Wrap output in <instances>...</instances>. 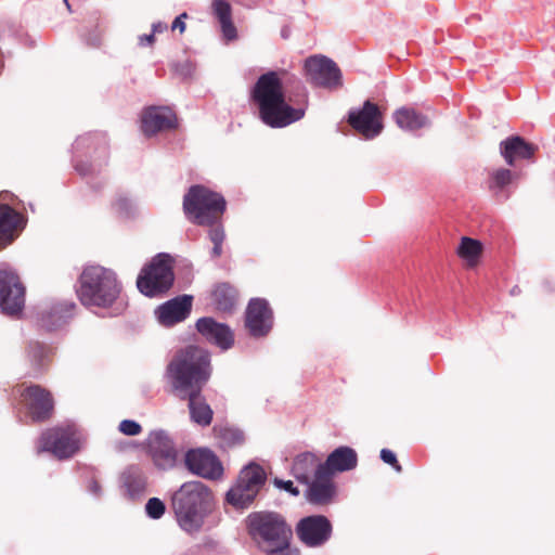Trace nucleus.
Returning a JSON list of instances; mask_svg holds the SVG:
<instances>
[{
  "mask_svg": "<svg viewBox=\"0 0 555 555\" xmlns=\"http://www.w3.org/2000/svg\"><path fill=\"white\" fill-rule=\"evenodd\" d=\"M286 70H269L258 77L250 90V101L259 119L271 128H284L305 115V109L292 106L285 96Z\"/></svg>",
  "mask_w": 555,
  "mask_h": 555,
  "instance_id": "1",
  "label": "nucleus"
},
{
  "mask_svg": "<svg viewBox=\"0 0 555 555\" xmlns=\"http://www.w3.org/2000/svg\"><path fill=\"white\" fill-rule=\"evenodd\" d=\"M210 376L209 353L196 346L178 351L166 367V377L178 398L203 391Z\"/></svg>",
  "mask_w": 555,
  "mask_h": 555,
  "instance_id": "2",
  "label": "nucleus"
},
{
  "mask_svg": "<svg viewBox=\"0 0 555 555\" xmlns=\"http://www.w3.org/2000/svg\"><path fill=\"white\" fill-rule=\"evenodd\" d=\"M212 501L209 488L201 481L184 482L172 496V509L179 526L186 532H197Z\"/></svg>",
  "mask_w": 555,
  "mask_h": 555,
  "instance_id": "3",
  "label": "nucleus"
},
{
  "mask_svg": "<svg viewBox=\"0 0 555 555\" xmlns=\"http://www.w3.org/2000/svg\"><path fill=\"white\" fill-rule=\"evenodd\" d=\"M249 535L269 555H284L293 537L285 518L275 512H254L246 519Z\"/></svg>",
  "mask_w": 555,
  "mask_h": 555,
  "instance_id": "4",
  "label": "nucleus"
},
{
  "mask_svg": "<svg viewBox=\"0 0 555 555\" xmlns=\"http://www.w3.org/2000/svg\"><path fill=\"white\" fill-rule=\"evenodd\" d=\"M79 282L77 294L80 302L86 307L108 308L121 292V285L115 272L101 266L87 267Z\"/></svg>",
  "mask_w": 555,
  "mask_h": 555,
  "instance_id": "5",
  "label": "nucleus"
},
{
  "mask_svg": "<svg viewBox=\"0 0 555 555\" xmlns=\"http://www.w3.org/2000/svg\"><path fill=\"white\" fill-rule=\"evenodd\" d=\"M182 207L190 222L201 227H212L220 222L227 202L220 193L196 184L184 194Z\"/></svg>",
  "mask_w": 555,
  "mask_h": 555,
  "instance_id": "6",
  "label": "nucleus"
},
{
  "mask_svg": "<svg viewBox=\"0 0 555 555\" xmlns=\"http://www.w3.org/2000/svg\"><path fill=\"white\" fill-rule=\"evenodd\" d=\"M175 260L169 254L160 253L154 256L140 271L137 287L146 297L165 295L173 285Z\"/></svg>",
  "mask_w": 555,
  "mask_h": 555,
  "instance_id": "7",
  "label": "nucleus"
},
{
  "mask_svg": "<svg viewBox=\"0 0 555 555\" xmlns=\"http://www.w3.org/2000/svg\"><path fill=\"white\" fill-rule=\"evenodd\" d=\"M81 447V434L74 424H62L43 430L37 441V453L49 452L57 460L73 457Z\"/></svg>",
  "mask_w": 555,
  "mask_h": 555,
  "instance_id": "8",
  "label": "nucleus"
},
{
  "mask_svg": "<svg viewBox=\"0 0 555 555\" xmlns=\"http://www.w3.org/2000/svg\"><path fill=\"white\" fill-rule=\"evenodd\" d=\"M266 480V472L260 465L248 464L240 472L236 483L227 492V502L237 509L247 508L256 499Z\"/></svg>",
  "mask_w": 555,
  "mask_h": 555,
  "instance_id": "9",
  "label": "nucleus"
},
{
  "mask_svg": "<svg viewBox=\"0 0 555 555\" xmlns=\"http://www.w3.org/2000/svg\"><path fill=\"white\" fill-rule=\"evenodd\" d=\"M20 404L33 423H46L54 414V398L50 390L40 385H29L20 390Z\"/></svg>",
  "mask_w": 555,
  "mask_h": 555,
  "instance_id": "10",
  "label": "nucleus"
},
{
  "mask_svg": "<svg viewBox=\"0 0 555 555\" xmlns=\"http://www.w3.org/2000/svg\"><path fill=\"white\" fill-rule=\"evenodd\" d=\"M347 122L366 140L376 138L384 129L379 106L371 100L364 101L360 108H351L348 112Z\"/></svg>",
  "mask_w": 555,
  "mask_h": 555,
  "instance_id": "11",
  "label": "nucleus"
},
{
  "mask_svg": "<svg viewBox=\"0 0 555 555\" xmlns=\"http://www.w3.org/2000/svg\"><path fill=\"white\" fill-rule=\"evenodd\" d=\"M143 446L147 455L157 468L170 469L175 467L178 459V451L173 441L165 430H152L147 435Z\"/></svg>",
  "mask_w": 555,
  "mask_h": 555,
  "instance_id": "12",
  "label": "nucleus"
},
{
  "mask_svg": "<svg viewBox=\"0 0 555 555\" xmlns=\"http://www.w3.org/2000/svg\"><path fill=\"white\" fill-rule=\"evenodd\" d=\"M25 305V287L18 275L0 270V309L8 315H17Z\"/></svg>",
  "mask_w": 555,
  "mask_h": 555,
  "instance_id": "13",
  "label": "nucleus"
},
{
  "mask_svg": "<svg viewBox=\"0 0 555 555\" xmlns=\"http://www.w3.org/2000/svg\"><path fill=\"white\" fill-rule=\"evenodd\" d=\"M186 468L205 479L217 480L223 475V466L218 456L207 448L191 449L185 453Z\"/></svg>",
  "mask_w": 555,
  "mask_h": 555,
  "instance_id": "14",
  "label": "nucleus"
},
{
  "mask_svg": "<svg viewBox=\"0 0 555 555\" xmlns=\"http://www.w3.org/2000/svg\"><path fill=\"white\" fill-rule=\"evenodd\" d=\"M245 326L250 336L259 338L267 336L273 326V311L267 300L254 298L245 312Z\"/></svg>",
  "mask_w": 555,
  "mask_h": 555,
  "instance_id": "15",
  "label": "nucleus"
},
{
  "mask_svg": "<svg viewBox=\"0 0 555 555\" xmlns=\"http://www.w3.org/2000/svg\"><path fill=\"white\" fill-rule=\"evenodd\" d=\"M344 87V75L338 64L324 54H314V88L336 92Z\"/></svg>",
  "mask_w": 555,
  "mask_h": 555,
  "instance_id": "16",
  "label": "nucleus"
},
{
  "mask_svg": "<svg viewBox=\"0 0 555 555\" xmlns=\"http://www.w3.org/2000/svg\"><path fill=\"white\" fill-rule=\"evenodd\" d=\"M178 118L175 112L167 106H152L146 108L141 117V130L146 137L158 132L176 129Z\"/></svg>",
  "mask_w": 555,
  "mask_h": 555,
  "instance_id": "17",
  "label": "nucleus"
},
{
  "mask_svg": "<svg viewBox=\"0 0 555 555\" xmlns=\"http://www.w3.org/2000/svg\"><path fill=\"white\" fill-rule=\"evenodd\" d=\"M198 333L209 343L217 345L222 349H229L234 343V336L231 328L215 319L205 317L196 322Z\"/></svg>",
  "mask_w": 555,
  "mask_h": 555,
  "instance_id": "18",
  "label": "nucleus"
},
{
  "mask_svg": "<svg viewBox=\"0 0 555 555\" xmlns=\"http://www.w3.org/2000/svg\"><path fill=\"white\" fill-rule=\"evenodd\" d=\"M192 308V297L178 296L163 304L157 309L158 321L165 326H171L188 318Z\"/></svg>",
  "mask_w": 555,
  "mask_h": 555,
  "instance_id": "19",
  "label": "nucleus"
},
{
  "mask_svg": "<svg viewBox=\"0 0 555 555\" xmlns=\"http://www.w3.org/2000/svg\"><path fill=\"white\" fill-rule=\"evenodd\" d=\"M537 150V145L520 135H511L500 143V153L508 166H514L517 159L532 158Z\"/></svg>",
  "mask_w": 555,
  "mask_h": 555,
  "instance_id": "20",
  "label": "nucleus"
},
{
  "mask_svg": "<svg viewBox=\"0 0 555 555\" xmlns=\"http://www.w3.org/2000/svg\"><path fill=\"white\" fill-rule=\"evenodd\" d=\"M518 178L517 172L507 168L494 169L488 176V189L496 199L505 201L511 196L512 189L515 188Z\"/></svg>",
  "mask_w": 555,
  "mask_h": 555,
  "instance_id": "21",
  "label": "nucleus"
},
{
  "mask_svg": "<svg viewBox=\"0 0 555 555\" xmlns=\"http://www.w3.org/2000/svg\"><path fill=\"white\" fill-rule=\"evenodd\" d=\"M358 465L357 452L350 447H338L331 452L324 463L318 464L333 476L336 473L352 470Z\"/></svg>",
  "mask_w": 555,
  "mask_h": 555,
  "instance_id": "22",
  "label": "nucleus"
},
{
  "mask_svg": "<svg viewBox=\"0 0 555 555\" xmlns=\"http://www.w3.org/2000/svg\"><path fill=\"white\" fill-rule=\"evenodd\" d=\"M337 495L334 476L317 465L314 467V505H328Z\"/></svg>",
  "mask_w": 555,
  "mask_h": 555,
  "instance_id": "23",
  "label": "nucleus"
},
{
  "mask_svg": "<svg viewBox=\"0 0 555 555\" xmlns=\"http://www.w3.org/2000/svg\"><path fill=\"white\" fill-rule=\"evenodd\" d=\"M22 216L12 207L0 204V246L11 244L17 236V231L22 224Z\"/></svg>",
  "mask_w": 555,
  "mask_h": 555,
  "instance_id": "24",
  "label": "nucleus"
},
{
  "mask_svg": "<svg viewBox=\"0 0 555 555\" xmlns=\"http://www.w3.org/2000/svg\"><path fill=\"white\" fill-rule=\"evenodd\" d=\"M211 13L217 18L222 38L227 41L237 39V29L232 20V7L227 0H211Z\"/></svg>",
  "mask_w": 555,
  "mask_h": 555,
  "instance_id": "25",
  "label": "nucleus"
},
{
  "mask_svg": "<svg viewBox=\"0 0 555 555\" xmlns=\"http://www.w3.org/2000/svg\"><path fill=\"white\" fill-rule=\"evenodd\" d=\"M181 400L188 401V408L190 411L191 420L201 425V426H209L212 422L214 412L210 405L206 402L205 397L202 395V391L186 395L185 397H181Z\"/></svg>",
  "mask_w": 555,
  "mask_h": 555,
  "instance_id": "26",
  "label": "nucleus"
},
{
  "mask_svg": "<svg viewBox=\"0 0 555 555\" xmlns=\"http://www.w3.org/2000/svg\"><path fill=\"white\" fill-rule=\"evenodd\" d=\"M392 118L397 126L405 131H416L430 125L426 115L406 106L396 109Z\"/></svg>",
  "mask_w": 555,
  "mask_h": 555,
  "instance_id": "27",
  "label": "nucleus"
},
{
  "mask_svg": "<svg viewBox=\"0 0 555 555\" xmlns=\"http://www.w3.org/2000/svg\"><path fill=\"white\" fill-rule=\"evenodd\" d=\"M74 308V304L67 302L53 306L50 310L41 313V326L48 331H53L64 325L72 317Z\"/></svg>",
  "mask_w": 555,
  "mask_h": 555,
  "instance_id": "28",
  "label": "nucleus"
},
{
  "mask_svg": "<svg viewBox=\"0 0 555 555\" xmlns=\"http://www.w3.org/2000/svg\"><path fill=\"white\" fill-rule=\"evenodd\" d=\"M312 472V453L305 452L296 456L293 464L294 476L305 485V494L312 500V482H310V473Z\"/></svg>",
  "mask_w": 555,
  "mask_h": 555,
  "instance_id": "29",
  "label": "nucleus"
},
{
  "mask_svg": "<svg viewBox=\"0 0 555 555\" xmlns=\"http://www.w3.org/2000/svg\"><path fill=\"white\" fill-rule=\"evenodd\" d=\"M27 356L31 363L33 370L40 374L49 366L52 361V348L38 341L30 343L27 349Z\"/></svg>",
  "mask_w": 555,
  "mask_h": 555,
  "instance_id": "30",
  "label": "nucleus"
},
{
  "mask_svg": "<svg viewBox=\"0 0 555 555\" xmlns=\"http://www.w3.org/2000/svg\"><path fill=\"white\" fill-rule=\"evenodd\" d=\"M210 299L216 309L229 311L236 302V291L230 284L221 283L211 291Z\"/></svg>",
  "mask_w": 555,
  "mask_h": 555,
  "instance_id": "31",
  "label": "nucleus"
},
{
  "mask_svg": "<svg viewBox=\"0 0 555 555\" xmlns=\"http://www.w3.org/2000/svg\"><path fill=\"white\" fill-rule=\"evenodd\" d=\"M122 487L130 499L142 495L146 489V478L137 468H129L122 474Z\"/></svg>",
  "mask_w": 555,
  "mask_h": 555,
  "instance_id": "32",
  "label": "nucleus"
},
{
  "mask_svg": "<svg viewBox=\"0 0 555 555\" xmlns=\"http://www.w3.org/2000/svg\"><path fill=\"white\" fill-rule=\"evenodd\" d=\"M482 251V245L479 241L464 236L457 248L459 256L469 264H475Z\"/></svg>",
  "mask_w": 555,
  "mask_h": 555,
  "instance_id": "33",
  "label": "nucleus"
},
{
  "mask_svg": "<svg viewBox=\"0 0 555 555\" xmlns=\"http://www.w3.org/2000/svg\"><path fill=\"white\" fill-rule=\"evenodd\" d=\"M333 526L324 515H314V547L324 545L332 537Z\"/></svg>",
  "mask_w": 555,
  "mask_h": 555,
  "instance_id": "34",
  "label": "nucleus"
},
{
  "mask_svg": "<svg viewBox=\"0 0 555 555\" xmlns=\"http://www.w3.org/2000/svg\"><path fill=\"white\" fill-rule=\"evenodd\" d=\"M296 534L307 546H312V516H307L297 524Z\"/></svg>",
  "mask_w": 555,
  "mask_h": 555,
  "instance_id": "35",
  "label": "nucleus"
},
{
  "mask_svg": "<svg viewBox=\"0 0 555 555\" xmlns=\"http://www.w3.org/2000/svg\"><path fill=\"white\" fill-rule=\"evenodd\" d=\"M145 511L151 518L158 519L165 514L166 507L163 501L157 498H152L147 501Z\"/></svg>",
  "mask_w": 555,
  "mask_h": 555,
  "instance_id": "36",
  "label": "nucleus"
},
{
  "mask_svg": "<svg viewBox=\"0 0 555 555\" xmlns=\"http://www.w3.org/2000/svg\"><path fill=\"white\" fill-rule=\"evenodd\" d=\"M118 429L126 436H137L141 434L142 427L132 420H124L119 423Z\"/></svg>",
  "mask_w": 555,
  "mask_h": 555,
  "instance_id": "37",
  "label": "nucleus"
},
{
  "mask_svg": "<svg viewBox=\"0 0 555 555\" xmlns=\"http://www.w3.org/2000/svg\"><path fill=\"white\" fill-rule=\"evenodd\" d=\"M380 459L384 463L392 466L397 472L400 473L402 470V467H401L400 463L398 462L397 455L391 450L382 449Z\"/></svg>",
  "mask_w": 555,
  "mask_h": 555,
  "instance_id": "38",
  "label": "nucleus"
},
{
  "mask_svg": "<svg viewBox=\"0 0 555 555\" xmlns=\"http://www.w3.org/2000/svg\"><path fill=\"white\" fill-rule=\"evenodd\" d=\"M209 238L212 242V244H222L223 243L224 231H223V228L220 225V222L210 227Z\"/></svg>",
  "mask_w": 555,
  "mask_h": 555,
  "instance_id": "39",
  "label": "nucleus"
},
{
  "mask_svg": "<svg viewBox=\"0 0 555 555\" xmlns=\"http://www.w3.org/2000/svg\"><path fill=\"white\" fill-rule=\"evenodd\" d=\"M221 437L223 439L231 440L233 443H241L243 441L242 433H238V431L230 429V428L222 429Z\"/></svg>",
  "mask_w": 555,
  "mask_h": 555,
  "instance_id": "40",
  "label": "nucleus"
},
{
  "mask_svg": "<svg viewBox=\"0 0 555 555\" xmlns=\"http://www.w3.org/2000/svg\"><path fill=\"white\" fill-rule=\"evenodd\" d=\"M275 485L279 488L284 489L287 492L292 493L293 495L299 494V490L296 487H294V483L291 480L284 481V480L275 479Z\"/></svg>",
  "mask_w": 555,
  "mask_h": 555,
  "instance_id": "41",
  "label": "nucleus"
},
{
  "mask_svg": "<svg viewBox=\"0 0 555 555\" xmlns=\"http://www.w3.org/2000/svg\"><path fill=\"white\" fill-rule=\"evenodd\" d=\"M186 17H188L186 13H182L181 15L176 17L173 23H172V25H171L172 30L179 29V31L181 34L184 33V30H185V23L183 22V18H186Z\"/></svg>",
  "mask_w": 555,
  "mask_h": 555,
  "instance_id": "42",
  "label": "nucleus"
},
{
  "mask_svg": "<svg viewBox=\"0 0 555 555\" xmlns=\"http://www.w3.org/2000/svg\"><path fill=\"white\" fill-rule=\"evenodd\" d=\"M88 490L94 495L101 494V485L94 476H92L88 482Z\"/></svg>",
  "mask_w": 555,
  "mask_h": 555,
  "instance_id": "43",
  "label": "nucleus"
},
{
  "mask_svg": "<svg viewBox=\"0 0 555 555\" xmlns=\"http://www.w3.org/2000/svg\"><path fill=\"white\" fill-rule=\"evenodd\" d=\"M155 41L154 33L139 37L140 46H152Z\"/></svg>",
  "mask_w": 555,
  "mask_h": 555,
  "instance_id": "44",
  "label": "nucleus"
},
{
  "mask_svg": "<svg viewBox=\"0 0 555 555\" xmlns=\"http://www.w3.org/2000/svg\"><path fill=\"white\" fill-rule=\"evenodd\" d=\"M211 253L215 258L220 257L222 254V244H214Z\"/></svg>",
  "mask_w": 555,
  "mask_h": 555,
  "instance_id": "45",
  "label": "nucleus"
},
{
  "mask_svg": "<svg viewBox=\"0 0 555 555\" xmlns=\"http://www.w3.org/2000/svg\"><path fill=\"white\" fill-rule=\"evenodd\" d=\"M167 29V25L164 23L153 24V33H162Z\"/></svg>",
  "mask_w": 555,
  "mask_h": 555,
  "instance_id": "46",
  "label": "nucleus"
},
{
  "mask_svg": "<svg viewBox=\"0 0 555 555\" xmlns=\"http://www.w3.org/2000/svg\"><path fill=\"white\" fill-rule=\"evenodd\" d=\"M311 67H312V56H308L305 61V69H306L307 74L310 73Z\"/></svg>",
  "mask_w": 555,
  "mask_h": 555,
  "instance_id": "47",
  "label": "nucleus"
},
{
  "mask_svg": "<svg viewBox=\"0 0 555 555\" xmlns=\"http://www.w3.org/2000/svg\"><path fill=\"white\" fill-rule=\"evenodd\" d=\"M76 169L81 173V175H87L88 173V170L86 169H82L80 168L79 166H76Z\"/></svg>",
  "mask_w": 555,
  "mask_h": 555,
  "instance_id": "48",
  "label": "nucleus"
}]
</instances>
